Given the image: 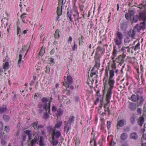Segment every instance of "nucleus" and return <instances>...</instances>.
<instances>
[{
  "label": "nucleus",
  "instance_id": "nucleus-1",
  "mask_svg": "<svg viewBox=\"0 0 146 146\" xmlns=\"http://www.w3.org/2000/svg\"><path fill=\"white\" fill-rule=\"evenodd\" d=\"M113 77V76H110L108 80V83L110 86L106 93V100L108 102H109L110 99L111 98L112 93V91L114 87L115 80Z\"/></svg>",
  "mask_w": 146,
  "mask_h": 146
},
{
  "label": "nucleus",
  "instance_id": "nucleus-2",
  "mask_svg": "<svg viewBox=\"0 0 146 146\" xmlns=\"http://www.w3.org/2000/svg\"><path fill=\"white\" fill-rule=\"evenodd\" d=\"M51 101H50L49 102V106L47 105L46 104L42 103L41 102L39 103L38 105V112L40 113H42V112H45L47 111V109L50 108V103ZM50 110L49 109L48 112L49 113Z\"/></svg>",
  "mask_w": 146,
  "mask_h": 146
},
{
  "label": "nucleus",
  "instance_id": "nucleus-3",
  "mask_svg": "<svg viewBox=\"0 0 146 146\" xmlns=\"http://www.w3.org/2000/svg\"><path fill=\"white\" fill-rule=\"evenodd\" d=\"M67 79V81H65V83H63V85L65 86L66 88H70V89H73V86L70 85L72 83V78L70 76H68L66 78L65 76L64 77V79L65 80V78Z\"/></svg>",
  "mask_w": 146,
  "mask_h": 146
},
{
  "label": "nucleus",
  "instance_id": "nucleus-4",
  "mask_svg": "<svg viewBox=\"0 0 146 146\" xmlns=\"http://www.w3.org/2000/svg\"><path fill=\"white\" fill-rule=\"evenodd\" d=\"M137 106L139 107V106H141L143 103L144 101V99L143 96L142 95H137Z\"/></svg>",
  "mask_w": 146,
  "mask_h": 146
},
{
  "label": "nucleus",
  "instance_id": "nucleus-5",
  "mask_svg": "<svg viewBox=\"0 0 146 146\" xmlns=\"http://www.w3.org/2000/svg\"><path fill=\"white\" fill-rule=\"evenodd\" d=\"M73 121V116L71 115L69 119V123H68V125H65L64 126V131H66L67 132L71 129V124L72 123Z\"/></svg>",
  "mask_w": 146,
  "mask_h": 146
},
{
  "label": "nucleus",
  "instance_id": "nucleus-6",
  "mask_svg": "<svg viewBox=\"0 0 146 146\" xmlns=\"http://www.w3.org/2000/svg\"><path fill=\"white\" fill-rule=\"evenodd\" d=\"M140 21L142 20L144 21H146V11L144 10L139 13Z\"/></svg>",
  "mask_w": 146,
  "mask_h": 146
},
{
  "label": "nucleus",
  "instance_id": "nucleus-7",
  "mask_svg": "<svg viewBox=\"0 0 146 146\" xmlns=\"http://www.w3.org/2000/svg\"><path fill=\"white\" fill-rule=\"evenodd\" d=\"M137 107L136 104L133 102H129V104L128 108L131 111H135Z\"/></svg>",
  "mask_w": 146,
  "mask_h": 146
},
{
  "label": "nucleus",
  "instance_id": "nucleus-8",
  "mask_svg": "<svg viewBox=\"0 0 146 146\" xmlns=\"http://www.w3.org/2000/svg\"><path fill=\"white\" fill-rule=\"evenodd\" d=\"M134 38L129 36H127L124 39V42L125 45H127L129 44L130 46L131 44V42L133 41Z\"/></svg>",
  "mask_w": 146,
  "mask_h": 146
},
{
  "label": "nucleus",
  "instance_id": "nucleus-9",
  "mask_svg": "<svg viewBox=\"0 0 146 146\" xmlns=\"http://www.w3.org/2000/svg\"><path fill=\"white\" fill-rule=\"evenodd\" d=\"M135 34V31L134 29H130L127 32V35L129 36L134 39Z\"/></svg>",
  "mask_w": 146,
  "mask_h": 146
},
{
  "label": "nucleus",
  "instance_id": "nucleus-10",
  "mask_svg": "<svg viewBox=\"0 0 146 146\" xmlns=\"http://www.w3.org/2000/svg\"><path fill=\"white\" fill-rule=\"evenodd\" d=\"M130 138L134 140H137L139 138V136L137 133L135 132L131 133L130 135Z\"/></svg>",
  "mask_w": 146,
  "mask_h": 146
},
{
  "label": "nucleus",
  "instance_id": "nucleus-11",
  "mask_svg": "<svg viewBox=\"0 0 146 146\" xmlns=\"http://www.w3.org/2000/svg\"><path fill=\"white\" fill-rule=\"evenodd\" d=\"M64 0H59L58 5L57 7V9H63L65 8V9L66 8L67 6H65L64 4H63V2Z\"/></svg>",
  "mask_w": 146,
  "mask_h": 146
},
{
  "label": "nucleus",
  "instance_id": "nucleus-12",
  "mask_svg": "<svg viewBox=\"0 0 146 146\" xmlns=\"http://www.w3.org/2000/svg\"><path fill=\"white\" fill-rule=\"evenodd\" d=\"M109 67L108 68L107 67L106 68L105 70V75L104 78V80H105L106 79V82L105 84L104 87L107 84V80L109 78Z\"/></svg>",
  "mask_w": 146,
  "mask_h": 146
},
{
  "label": "nucleus",
  "instance_id": "nucleus-13",
  "mask_svg": "<svg viewBox=\"0 0 146 146\" xmlns=\"http://www.w3.org/2000/svg\"><path fill=\"white\" fill-rule=\"evenodd\" d=\"M114 40L116 44L118 45V49L119 50V48H121L120 45L122 43V40L116 37Z\"/></svg>",
  "mask_w": 146,
  "mask_h": 146
},
{
  "label": "nucleus",
  "instance_id": "nucleus-14",
  "mask_svg": "<svg viewBox=\"0 0 146 146\" xmlns=\"http://www.w3.org/2000/svg\"><path fill=\"white\" fill-rule=\"evenodd\" d=\"M144 115H143L141 117H139L137 121V123L140 126H142L144 121L145 119L143 117Z\"/></svg>",
  "mask_w": 146,
  "mask_h": 146
},
{
  "label": "nucleus",
  "instance_id": "nucleus-15",
  "mask_svg": "<svg viewBox=\"0 0 146 146\" xmlns=\"http://www.w3.org/2000/svg\"><path fill=\"white\" fill-rule=\"evenodd\" d=\"M39 139V136L38 135L35 136L34 138L31 141V144L32 146H35V144L38 141Z\"/></svg>",
  "mask_w": 146,
  "mask_h": 146
},
{
  "label": "nucleus",
  "instance_id": "nucleus-16",
  "mask_svg": "<svg viewBox=\"0 0 146 146\" xmlns=\"http://www.w3.org/2000/svg\"><path fill=\"white\" fill-rule=\"evenodd\" d=\"M31 132V131L30 130H26L24 131V133L27 135L29 140H31L32 138L33 135Z\"/></svg>",
  "mask_w": 146,
  "mask_h": 146
},
{
  "label": "nucleus",
  "instance_id": "nucleus-17",
  "mask_svg": "<svg viewBox=\"0 0 146 146\" xmlns=\"http://www.w3.org/2000/svg\"><path fill=\"white\" fill-rule=\"evenodd\" d=\"M53 136L54 138L55 137L57 138H58L61 135V134L59 130H56L55 129L54 130L53 133Z\"/></svg>",
  "mask_w": 146,
  "mask_h": 146
},
{
  "label": "nucleus",
  "instance_id": "nucleus-18",
  "mask_svg": "<svg viewBox=\"0 0 146 146\" xmlns=\"http://www.w3.org/2000/svg\"><path fill=\"white\" fill-rule=\"evenodd\" d=\"M56 120L57 123L55 125L54 128L55 129H59L62 124V121L60 120H58V118Z\"/></svg>",
  "mask_w": 146,
  "mask_h": 146
},
{
  "label": "nucleus",
  "instance_id": "nucleus-19",
  "mask_svg": "<svg viewBox=\"0 0 146 146\" xmlns=\"http://www.w3.org/2000/svg\"><path fill=\"white\" fill-rule=\"evenodd\" d=\"M121 49L123 53H127V52L129 53L130 52V48L129 46L125 47L123 46Z\"/></svg>",
  "mask_w": 146,
  "mask_h": 146
},
{
  "label": "nucleus",
  "instance_id": "nucleus-20",
  "mask_svg": "<svg viewBox=\"0 0 146 146\" xmlns=\"http://www.w3.org/2000/svg\"><path fill=\"white\" fill-rule=\"evenodd\" d=\"M125 121L123 119H121L119 121L118 120L117 124V126L118 127H120L123 126L125 124Z\"/></svg>",
  "mask_w": 146,
  "mask_h": 146
},
{
  "label": "nucleus",
  "instance_id": "nucleus-21",
  "mask_svg": "<svg viewBox=\"0 0 146 146\" xmlns=\"http://www.w3.org/2000/svg\"><path fill=\"white\" fill-rule=\"evenodd\" d=\"M118 70L117 69L115 68L113 69V68H111V70H110V75L109 76H114V72H115V73L116 74H117L118 72Z\"/></svg>",
  "mask_w": 146,
  "mask_h": 146
},
{
  "label": "nucleus",
  "instance_id": "nucleus-22",
  "mask_svg": "<svg viewBox=\"0 0 146 146\" xmlns=\"http://www.w3.org/2000/svg\"><path fill=\"white\" fill-rule=\"evenodd\" d=\"M120 50V48H119V50L118 49L116 46L114 45L113 48V50L112 53L113 56L114 57L116 56L117 54L118 53V51Z\"/></svg>",
  "mask_w": 146,
  "mask_h": 146
},
{
  "label": "nucleus",
  "instance_id": "nucleus-23",
  "mask_svg": "<svg viewBox=\"0 0 146 146\" xmlns=\"http://www.w3.org/2000/svg\"><path fill=\"white\" fill-rule=\"evenodd\" d=\"M94 58L95 60L96 64L95 66L96 67L98 68L100 67V63L99 61L98 56H94Z\"/></svg>",
  "mask_w": 146,
  "mask_h": 146
},
{
  "label": "nucleus",
  "instance_id": "nucleus-24",
  "mask_svg": "<svg viewBox=\"0 0 146 146\" xmlns=\"http://www.w3.org/2000/svg\"><path fill=\"white\" fill-rule=\"evenodd\" d=\"M3 118L5 122H8L10 119V116L8 115L5 114H4L3 115Z\"/></svg>",
  "mask_w": 146,
  "mask_h": 146
},
{
  "label": "nucleus",
  "instance_id": "nucleus-25",
  "mask_svg": "<svg viewBox=\"0 0 146 146\" xmlns=\"http://www.w3.org/2000/svg\"><path fill=\"white\" fill-rule=\"evenodd\" d=\"M116 60L117 62L121 64H123L124 61V59L122 58L121 55L119 56L118 58H116Z\"/></svg>",
  "mask_w": 146,
  "mask_h": 146
},
{
  "label": "nucleus",
  "instance_id": "nucleus-26",
  "mask_svg": "<svg viewBox=\"0 0 146 146\" xmlns=\"http://www.w3.org/2000/svg\"><path fill=\"white\" fill-rule=\"evenodd\" d=\"M7 110L8 109L5 105L3 107H0V114L4 113L7 111Z\"/></svg>",
  "mask_w": 146,
  "mask_h": 146
},
{
  "label": "nucleus",
  "instance_id": "nucleus-27",
  "mask_svg": "<svg viewBox=\"0 0 146 146\" xmlns=\"http://www.w3.org/2000/svg\"><path fill=\"white\" fill-rule=\"evenodd\" d=\"M135 93L136 94L137 97V95L140 96L142 95H141L143 93V91L141 89L139 88L135 90Z\"/></svg>",
  "mask_w": 146,
  "mask_h": 146
},
{
  "label": "nucleus",
  "instance_id": "nucleus-28",
  "mask_svg": "<svg viewBox=\"0 0 146 146\" xmlns=\"http://www.w3.org/2000/svg\"><path fill=\"white\" fill-rule=\"evenodd\" d=\"M73 15V13L72 10H68L67 13V15L69 17L70 20L72 21V18L71 17Z\"/></svg>",
  "mask_w": 146,
  "mask_h": 146
},
{
  "label": "nucleus",
  "instance_id": "nucleus-29",
  "mask_svg": "<svg viewBox=\"0 0 146 146\" xmlns=\"http://www.w3.org/2000/svg\"><path fill=\"white\" fill-rule=\"evenodd\" d=\"M44 139L43 137L40 136L39 138V145L40 146H44L45 144L44 143Z\"/></svg>",
  "mask_w": 146,
  "mask_h": 146
},
{
  "label": "nucleus",
  "instance_id": "nucleus-30",
  "mask_svg": "<svg viewBox=\"0 0 146 146\" xmlns=\"http://www.w3.org/2000/svg\"><path fill=\"white\" fill-rule=\"evenodd\" d=\"M79 35L80 36V37H79L78 38L79 44L80 45H82L84 43L83 40L84 39V37L82 34H80Z\"/></svg>",
  "mask_w": 146,
  "mask_h": 146
},
{
  "label": "nucleus",
  "instance_id": "nucleus-31",
  "mask_svg": "<svg viewBox=\"0 0 146 146\" xmlns=\"http://www.w3.org/2000/svg\"><path fill=\"white\" fill-rule=\"evenodd\" d=\"M129 99L133 102H135L137 100V96H136L135 94H133L131 95V97Z\"/></svg>",
  "mask_w": 146,
  "mask_h": 146
},
{
  "label": "nucleus",
  "instance_id": "nucleus-32",
  "mask_svg": "<svg viewBox=\"0 0 146 146\" xmlns=\"http://www.w3.org/2000/svg\"><path fill=\"white\" fill-rule=\"evenodd\" d=\"M49 100V98L47 99V98L45 97H43L42 98L41 100V101L42 102V103L46 104L47 106H49V103H48V104L47 103V102Z\"/></svg>",
  "mask_w": 146,
  "mask_h": 146
},
{
  "label": "nucleus",
  "instance_id": "nucleus-33",
  "mask_svg": "<svg viewBox=\"0 0 146 146\" xmlns=\"http://www.w3.org/2000/svg\"><path fill=\"white\" fill-rule=\"evenodd\" d=\"M123 35L120 32L118 31L117 33L116 37L122 40L123 38Z\"/></svg>",
  "mask_w": 146,
  "mask_h": 146
},
{
  "label": "nucleus",
  "instance_id": "nucleus-34",
  "mask_svg": "<svg viewBox=\"0 0 146 146\" xmlns=\"http://www.w3.org/2000/svg\"><path fill=\"white\" fill-rule=\"evenodd\" d=\"M127 137V135L126 133H122L120 136L121 139L123 140H125Z\"/></svg>",
  "mask_w": 146,
  "mask_h": 146
},
{
  "label": "nucleus",
  "instance_id": "nucleus-35",
  "mask_svg": "<svg viewBox=\"0 0 146 146\" xmlns=\"http://www.w3.org/2000/svg\"><path fill=\"white\" fill-rule=\"evenodd\" d=\"M62 110L60 108H59L57 111V113H56V115L58 117L61 116L62 114L63 113Z\"/></svg>",
  "mask_w": 146,
  "mask_h": 146
},
{
  "label": "nucleus",
  "instance_id": "nucleus-36",
  "mask_svg": "<svg viewBox=\"0 0 146 146\" xmlns=\"http://www.w3.org/2000/svg\"><path fill=\"white\" fill-rule=\"evenodd\" d=\"M121 28L123 30H125L127 28V23L124 22L122 23L121 26Z\"/></svg>",
  "mask_w": 146,
  "mask_h": 146
},
{
  "label": "nucleus",
  "instance_id": "nucleus-37",
  "mask_svg": "<svg viewBox=\"0 0 146 146\" xmlns=\"http://www.w3.org/2000/svg\"><path fill=\"white\" fill-rule=\"evenodd\" d=\"M58 143V140L55 139L54 138V137H52V141H51V143L53 144L54 145H56Z\"/></svg>",
  "mask_w": 146,
  "mask_h": 146
},
{
  "label": "nucleus",
  "instance_id": "nucleus-38",
  "mask_svg": "<svg viewBox=\"0 0 146 146\" xmlns=\"http://www.w3.org/2000/svg\"><path fill=\"white\" fill-rule=\"evenodd\" d=\"M135 31L139 32L141 29V28L140 25L138 24H137L135 27L133 29Z\"/></svg>",
  "mask_w": 146,
  "mask_h": 146
},
{
  "label": "nucleus",
  "instance_id": "nucleus-39",
  "mask_svg": "<svg viewBox=\"0 0 146 146\" xmlns=\"http://www.w3.org/2000/svg\"><path fill=\"white\" fill-rule=\"evenodd\" d=\"M139 20H140L139 16L136 15L134 16L133 18V21L135 23L137 22Z\"/></svg>",
  "mask_w": 146,
  "mask_h": 146
},
{
  "label": "nucleus",
  "instance_id": "nucleus-40",
  "mask_svg": "<svg viewBox=\"0 0 146 146\" xmlns=\"http://www.w3.org/2000/svg\"><path fill=\"white\" fill-rule=\"evenodd\" d=\"M26 14H27L26 13H24L23 14H22L21 16V18L22 21L25 23H26L25 19V18L27 17L26 16Z\"/></svg>",
  "mask_w": 146,
  "mask_h": 146
},
{
  "label": "nucleus",
  "instance_id": "nucleus-41",
  "mask_svg": "<svg viewBox=\"0 0 146 146\" xmlns=\"http://www.w3.org/2000/svg\"><path fill=\"white\" fill-rule=\"evenodd\" d=\"M102 49L103 48L102 47L100 46H98L96 49V56H97V55L98 54L99 52L102 51Z\"/></svg>",
  "mask_w": 146,
  "mask_h": 146
},
{
  "label": "nucleus",
  "instance_id": "nucleus-42",
  "mask_svg": "<svg viewBox=\"0 0 146 146\" xmlns=\"http://www.w3.org/2000/svg\"><path fill=\"white\" fill-rule=\"evenodd\" d=\"M22 54H20L19 55V60L18 62V64L19 65V66H20V64L21 63H22L23 62V61L22 60Z\"/></svg>",
  "mask_w": 146,
  "mask_h": 146
},
{
  "label": "nucleus",
  "instance_id": "nucleus-43",
  "mask_svg": "<svg viewBox=\"0 0 146 146\" xmlns=\"http://www.w3.org/2000/svg\"><path fill=\"white\" fill-rule=\"evenodd\" d=\"M145 21H144L141 22L140 24V26L142 29H144L146 28V24L145 23Z\"/></svg>",
  "mask_w": 146,
  "mask_h": 146
},
{
  "label": "nucleus",
  "instance_id": "nucleus-44",
  "mask_svg": "<svg viewBox=\"0 0 146 146\" xmlns=\"http://www.w3.org/2000/svg\"><path fill=\"white\" fill-rule=\"evenodd\" d=\"M4 130L7 133H8L10 131V127L9 125H6L4 126Z\"/></svg>",
  "mask_w": 146,
  "mask_h": 146
},
{
  "label": "nucleus",
  "instance_id": "nucleus-45",
  "mask_svg": "<svg viewBox=\"0 0 146 146\" xmlns=\"http://www.w3.org/2000/svg\"><path fill=\"white\" fill-rule=\"evenodd\" d=\"M38 124V122L37 121H35L31 125L32 127H33L35 129H36L37 126Z\"/></svg>",
  "mask_w": 146,
  "mask_h": 146
},
{
  "label": "nucleus",
  "instance_id": "nucleus-46",
  "mask_svg": "<svg viewBox=\"0 0 146 146\" xmlns=\"http://www.w3.org/2000/svg\"><path fill=\"white\" fill-rule=\"evenodd\" d=\"M59 32L60 30L58 29H57L56 31L54 34V37L56 38H58L59 35Z\"/></svg>",
  "mask_w": 146,
  "mask_h": 146
},
{
  "label": "nucleus",
  "instance_id": "nucleus-47",
  "mask_svg": "<svg viewBox=\"0 0 146 146\" xmlns=\"http://www.w3.org/2000/svg\"><path fill=\"white\" fill-rule=\"evenodd\" d=\"M140 42H139L135 46L134 50L135 51H137V50H139L140 48Z\"/></svg>",
  "mask_w": 146,
  "mask_h": 146
},
{
  "label": "nucleus",
  "instance_id": "nucleus-48",
  "mask_svg": "<svg viewBox=\"0 0 146 146\" xmlns=\"http://www.w3.org/2000/svg\"><path fill=\"white\" fill-rule=\"evenodd\" d=\"M3 123L0 121V136H1L2 134V131L3 128Z\"/></svg>",
  "mask_w": 146,
  "mask_h": 146
},
{
  "label": "nucleus",
  "instance_id": "nucleus-49",
  "mask_svg": "<svg viewBox=\"0 0 146 146\" xmlns=\"http://www.w3.org/2000/svg\"><path fill=\"white\" fill-rule=\"evenodd\" d=\"M94 142V146H96V139L95 137V135H93V137L92 139H91L90 141V143L91 144V143L92 142Z\"/></svg>",
  "mask_w": 146,
  "mask_h": 146
},
{
  "label": "nucleus",
  "instance_id": "nucleus-50",
  "mask_svg": "<svg viewBox=\"0 0 146 146\" xmlns=\"http://www.w3.org/2000/svg\"><path fill=\"white\" fill-rule=\"evenodd\" d=\"M45 53L44 49L42 48L39 52V56H42Z\"/></svg>",
  "mask_w": 146,
  "mask_h": 146
},
{
  "label": "nucleus",
  "instance_id": "nucleus-51",
  "mask_svg": "<svg viewBox=\"0 0 146 146\" xmlns=\"http://www.w3.org/2000/svg\"><path fill=\"white\" fill-rule=\"evenodd\" d=\"M9 65V63L8 62H6L5 64H4L3 65V68L4 69H7Z\"/></svg>",
  "mask_w": 146,
  "mask_h": 146
},
{
  "label": "nucleus",
  "instance_id": "nucleus-52",
  "mask_svg": "<svg viewBox=\"0 0 146 146\" xmlns=\"http://www.w3.org/2000/svg\"><path fill=\"white\" fill-rule=\"evenodd\" d=\"M29 45L27 44L26 45L23 46L22 49L23 51H27V50L29 49H28V47H29Z\"/></svg>",
  "mask_w": 146,
  "mask_h": 146
},
{
  "label": "nucleus",
  "instance_id": "nucleus-53",
  "mask_svg": "<svg viewBox=\"0 0 146 146\" xmlns=\"http://www.w3.org/2000/svg\"><path fill=\"white\" fill-rule=\"evenodd\" d=\"M76 146H79L80 141L78 137L76 138V140L75 141Z\"/></svg>",
  "mask_w": 146,
  "mask_h": 146
},
{
  "label": "nucleus",
  "instance_id": "nucleus-54",
  "mask_svg": "<svg viewBox=\"0 0 146 146\" xmlns=\"http://www.w3.org/2000/svg\"><path fill=\"white\" fill-rule=\"evenodd\" d=\"M44 113L43 115V117L45 119H47L48 118L49 115L47 113V111L45 112Z\"/></svg>",
  "mask_w": 146,
  "mask_h": 146
},
{
  "label": "nucleus",
  "instance_id": "nucleus-55",
  "mask_svg": "<svg viewBox=\"0 0 146 146\" xmlns=\"http://www.w3.org/2000/svg\"><path fill=\"white\" fill-rule=\"evenodd\" d=\"M128 13L131 16L133 15L135 13V12L134 10H129Z\"/></svg>",
  "mask_w": 146,
  "mask_h": 146
},
{
  "label": "nucleus",
  "instance_id": "nucleus-56",
  "mask_svg": "<svg viewBox=\"0 0 146 146\" xmlns=\"http://www.w3.org/2000/svg\"><path fill=\"white\" fill-rule=\"evenodd\" d=\"M46 70L45 71V72L46 73H49L50 72V68L49 65H47L46 68Z\"/></svg>",
  "mask_w": 146,
  "mask_h": 146
},
{
  "label": "nucleus",
  "instance_id": "nucleus-57",
  "mask_svg": "<svg viewBox=\"0 0 146 146\" xmlns=\"http://www.w3.org/2000/svg\"><path fill=\"white\" fill-rule=\"evenodd\" d=\"M9 138L8 137L7 135L4 132H3V137L2 139H5L6 140L8 139Z\"/></svg>",
  "mask_w": 146,
  "mask_h": 146
},
{
  "label": "nucleus",
  "instance_id": "nucleus-58",
  "mask_svg": "<svg viewBox=\"0 0 146 146\" xmlns=\"http://www.w3.org/2000/svg\"><path fill=\"white\" fill-rule=\"evenodd\" d=\"M48 61L52 65H54L55 64V62H54V60L53 58H48Z\"/></svg>",
  "mask_w": 146,
  "mask_h": 146
},
{
  "label": "nucleus",
  "instance_id": "nucleus-59",
  "mask_svg": "<svg viewBox=\"0 0 146 146\" xmlns=\"http://www.w3.org/2000/svg\"><path fill=\"white\" fill-rule=\"evenodd\" d=\"M135 118L133 116L131 117L130 121L131 123L133 124L135 123Z\"/></svg>",
  "mask_w": 146,
  "mask_h": 146
},
{
  "label": "nucleus",
  "instance_id": "nucleus-60",
  "mask_svg": "<svg viewBox=\"0 0 146 146\" xmlns=\"http://www.w3.org/2000/svg\"><path fill=\"white\" fill-rule=\"evenodd\" d=\"M62 10H57V15L60 16L62 15Z\"/></svg>",
  "mask_w": 146,
  "mask_h": 146
},
{
  "label": "nucleus",
  "instance_id": "nucleus-61",
  "mask_svg": "<svg viewBox=\"0 0 146 146\" xmlns=\"http://www.w3.org/2000/svg\"><path fill=\"white\" fill-rule=\"evenodd\" d=\"M26 137L27 135L26 134L23 135L21 139L23 141L25 142V141Z\"/></svg>",
  "mask_w": 146,
  "mask_h": 146
},
{
  "label": "nucleus",
  "instance_id": "nucleus-62",
  "mask_svg": "<svg viewBox=\"0 0 146 146\" xmlns=\"http://www.w3.org/2000/svg\"><path fill=\"white\" fill-rule=\"evenodd\" d=\"M17 34L18 35L19 34V33H22V31L21 30L20 28L18 26H17Z\"/></svg>",
  "mask_w": 146,
  "mask_h": 146
},
{
  "label": "nucleus",
  "instance_id": "nucleus-63",
  "mask_svg": "<svg viewBox=\"0 0 146 146\" xmlns=\"http://www.w3.org/2000/svg\"><path fill=\"white\" fill-rule=\"evenodd\" d=\"M137 112L138 114L140 115L141 114L142 110L141 108H138L137 109Z\"/></svg>",
  "mask_w": 146,
  "mask_h": 146
},
{
  "label": "nucleus",
  "instance_id": "nucleus-64",
  "mask_svg": "<svg viewBox=\"0 0 146 146\" xmlns=\"http://www.w3.org/2000/svg\"><path fill=\"white\" fill-rule=\"evenodd\" d=\"M121 146H129L127 142L123 141L122 143Z\"/></svg>",
  "mask_w": 146,
  "mask_h": 146
}]
</instances>
